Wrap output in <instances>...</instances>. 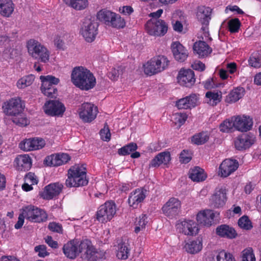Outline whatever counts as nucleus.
Segmentation results:
<instances>
[{"mask_svg": "<svg viewBox=\"0 0 261 261\" xmlns=\"http://www.w3.org/2000/svg\"><path fill=\"white\" fill-rule=\"evenodd\" d=\"M71 80L72 83L82 90H88L94 87L96 79L88 69L79 66L72 70Z\"/></svg>", "mask_w": 261, "mask_h": 261, "instance_id": "1", "label": "nucleus"}, {"mask_svg": "<svg viewBox=\"0 0 261 261\" xmlns=\"http://www.w3.org/2000/svg\"><path fill=\"white\" fill-rule=\"evenodd\" d=\"M86 168L83 165H75L68 172V178L65 184L68 187L86 185L88 181L86 178Z\"/></svg>", "mask_w": 261, "mask_h": 261, "instance_id": "2", "label": "nucleus"}, {"mask_svg": "<svg viewBox=\"0 0 261 261\" xmlns=\"http://www.w3.org/2000/svg\"><path fill=\"white\" fill-rule=\"evenodd\" d=\"M27 48L29 54L32 58L43 63L49 61V51L38 41L30 39L27 42Z\"/></svg>", "mask_w": 261, "mask_h": 261, "instance_id": "3", "label": "nucleus"}, {"mask_svg": "<svg viewBox=\"0 0 261 261\" xmlns=\"http://www.w3.org/2000/svg\"><path fill=\"white\" fill-rule=\"evenodd\" d=\"M87 243L89 242L86 240L80 241L77 239H73L65 244L62 250L67 258L73 259L81 253L82 250L87 247Z\"/></svg>", "mask_w": 261, "mask_h": 261, "instance_id": "4", "label": "nucleus"}, {"mask_svg": "<svg viewBox=\"0 0 261 261\" xmlns=\"http://www.w3.org/2000/svg\"><path fill=\"white\" fill-rule=\"evenodd\" d=\"M169 61L163 56L152 58L144 65L145 74L151 75L165 69L168 66Z\"/></svg>", "mask_w": 261, "mask_h": 261, "instance_id": "5", "label": "nucleus"}, {"mask_svg": "<svg viewBox=\"0 0 261 261\" xmlns=\"http://www.w3.org/2000/svg\"><path fill=\"white\" fill-rule=\"evenodd\" d=\"M22 213L23 217L32 222H42L47 218L46 213L43 210L32 205L24 207Z\"/></svg>", "mask_w": 261, "mask_h": 261, "instance_id": "6", "label": "nucleus"}, {"mask_svg": "<svg viewBox=\"0 0 261 261\" xmlns=\"http://www.w3.org/2000/svg\"><path fill=\"white\" fill-rule=\"evenodd\" d=\"M147 33L150 35L163 36L168 31V25L162 19H151L145 25Z\"/></svg>", "mask_w": 261, "mask_h": 261, "instance_id": "7", "label": "nucleus"}, {"mask_svg": "<svg viewBox=\"0 0 261 261\" xmlns=\"http://www.w3.org/2000/svg\"><path fill=\"white\" fill-rule=\"evenodd\" d=\"M98 23L91 19H86L81 29V33L85 40L92 42L97 34Z\"/></svg>", "mask_w": 261, "mask_h": 261, "instance_id": "8", "label": "nucleus"}, {"mask_svg": "<svg viewBox=\"0 0 261 261\" xmlns=\"http://www.w3.org/2000/svg\"><path fill=\"white\" fill-rule=\"evenodd\" d=\"M211 12L212 9L209 7L199 6L197 8L196 13L197 18L203 25H204V26L203 25L201 28L203 34V37L202 38V39H204V37H207L209 40H212L211 37L209 36L210 34L207 28L209 20L211 19Z\"/></svg>", "mask_w": 261, "mask_h": 261, "instance_id": "9", "label": "nucleus"}, {"mask_svg": "<svg viewBox=\"0 0 261 261\" xmlns=\"http://www.w3.org/2000/svg\"><path fill=\"white\" fill-rule=\"evenodd\" d=\"M24 106L19 98H11L5 102L3 106L4 113L8 116H21Z\"/></svg>", "mask_w": 261, "mask_h": 261, "instance_id": "10", "label": "nucleus"}, {"mask_svg": "<svg viewBox=\"0 0 261 261\" xmlns=\"http://www.w3.org/2000/svg\"><path fill=\"white\" fill-rule=\"evenodd\" d=\"M116 211V205L113 202H106L99 207L96 214L97 219L101 223L107 222L112 219Z\"/></svg>", "mask_w": 261, "mask_h": 261, "instance_id": "11", "label": "nucleus"}, {"mask_svg": "<svg viewBox=\"0 0 261 261\" xmlns=\"http://www.w3.org/2000/svg\"><path fill=\"white\" fill-rule=\"evenodd\" d=\"M79 117L85 123H90L94 120L97 114L96 107L90 103H84L78 111Z\"/></svg>", "mask_w": 261, "mask_h": 261, "instance_id": "12", "label": "nucleus"}, {"mask_svg": "<svg viewBox=\"0 0 261 261\" xmlns=\"http://www.w3.org/2000/svg\"><path fill=\"white\" fill-rule=\"evenodd\" d=\"M65 111L64 105L58 100L46 101L44 106V111L48 115L62 116Z\"/></svg>", "mask_w": 261, "mask_h": 261, "instance_id": "13", "label": "nucleus"}, {"mask_svg": "<svg viewBox=\"0 0 261 261\" xmlns=\"http://www.w3.org/2000/svg\"><path fill=\"white\" fill-rule=\"evenodd\" d=\"M180 205V201L178 199L171 198L162 207L163 213L170 218H174L178 214Z\"/></svg>", "mask_w": 261, "mask_h": 261, "instance_id": "14", "label": "nucleus"}, {"mask_svg": "<svg viewBox=\"0 0 261 261\" xmlns=\"http://www.w3.org/2000/svg\"><path fill=\"white\" fill-rule=\"evenodd\" d=\"M219 215V213L214 212L212 210H205L198 213L197 221L202 225L210 226L214 223L215 220H217Z\"/></svg>", "mask_w": 261, "mask_h": 261, "instance_id": "15", "label": "nucleus"}, {"mask_svg": "<svg viewBox=\"0 0 261 261\" xmlns=\"http://www.w3.org/2000/svg\"><path fill=\"white\" fill-rule=\"evenodd\" d=\"M254 142V135L251 134H243L236 138L234 143L237 150H244L249 148Z\"/></svg>", "mask_w": 261, "mask_h": 261, "instance_id": "16", "label": "nucleus"}, {"mask_svg": "<svg viewBox=\"0 0 261 261\" xmlns=\"http://www.w3.org/2000/svg\"><path fill=\"white\" fill-rule=\"evenodd\" d=\"M89 243H87V247L82 250L81 253V257L85 260L89 261H96L98 258H102L104 256L103 252H98L95 248L92 245L91 242L88 239H85Z\"/></svg>", "mask_w": 261, "mask_h": 261, "instance_id": "17", "label": "nucleus"}, {"mask_svg": "<svg viewBox=\"0 0 261 261\" xmlns=\"http://www.w3.org/2000/svg\"><path fill=\"white\" fill-rule=\"evenodd\" d=\"M234 128L242 132H246L251 129L253 121L250 117L240 116L233 117Z\"/></svg>", "mask_w": 261, "mask_h": 261, "instance_id": "18", "label": "nucleus"}, {"mask_svg": "<svg viewBox=\"0 0 261 261\" xmlns=\"http://www.w3.org/2000/svg\"><path fill=\"white\" fill-rule=\"evenodd\" d=\"M226 192L224 188H217L210 199V204L214 208L222 207L226 200Z\"/></svg>", "mask_w": 261, "mask_h": 261, "instance_id": "19", "label": "nucleus"}, {"mask_svg": "<svg viewBox=\"0 0 261 261\" xmlns=\"http://www.w3.org/2000/svg\"><path fill=\"white\" fill-rule=\"evenodd\" d=\"M177 81L180 85L187 87H191L195 82L194 71L191 69L181 70L179 72Z\"/></svg>", "mask_w": 261, "mask_h": 261, "instance_id": "20", "label": "nucleus"}, {"mask_svg": "<svg viewBox=\"0 0 261 261\" xmlns=\"http://www.w3.org/2000/svg\"><path fill=\"white\" fill-rule=\"evenodd\" d=\"M148 191L144 188L135 190L129 196L128 202L129 205L133 208H137L139 204L143 201Z\"/></svg>", "mask_w": 261, "mask_h": 261, "instance_id": "21", "label": "nucleus"}, {"mask_svg": "<svg viewBox=\"0 0 261 261\" xmlns=\"http://www.w3.org/2000/svg\"><path fill=\"white\" fill-rule=\"evenodd\" d=\"M239 167L238 162L236 160L226 159L219 167L221 175L226 177L235 171Z\"/></svg>", "mask_w": 261, "mask_h": 261, "instance_id": "22", "label": "nucleus"}, {"mask_svg": "<svg viewBox=\"0 0 261 261\" xmlns=\"http://www.w3.org/2000/svg\"><path fill=\"white\" fill-rule=\"evenodd\" d=\"M62 188L63 185L59 182L50 184L44 188V190L41 196L44 199H52L60 193Z\"/></svg>", "mask_w": 261, "mask_h": 261, "instance_id": "23", "label": "nucleus"}, {"mask_svg": "<svg viewBox=\"0 0 261 261\" xmlns=\"http://www.w3.org/2000/svg\"><path fill=\"white\" fill-rule=\"evenodd\" d=\"M70 160L69 155L67 153L52 154L46 158L45 162L47 165L50 166H58L66 163Z\"/></svg>", "mask_w": 261, "mask_h": 261, "instance_id": "24", "label": "nucleus"}, {"mask_svg": "<svg viewBox=\"0 0 261 261\" xmlns=\"http://www.w3.org/2000/svg\"><path fill=\"white\" fill-rule=\"evenodd\" d=\"M172 51L176 60L182 62L188 56V53L185 47L179 42H174L171 45Z\"/></svg>", "mask_w": 261, "mask_h": 261, "instance_id": "25", "label": "nucleus"}, {"mask_svg": "<svg viewBox=\"0 0 261 261\" xmlns=\"http://www.w3.org/2000/svg\"><path fill=\"white\" fill-rule=\"evenodd\" d=\"M179 231L186 235L193 236L198 233L197 224L192 220L184 221L178 224Z\"/></svg>", "mask_w": 261, "mask_h": 261, "instance_id": "26", "label": "nucleus"}, {"mask_svg": "<svg viewBox=\"0 0 261 261\" xmlns=\"http://www.w3.org/2000/svg\"><path fill=\"white\" fill-rule=\"evenodd\" d=\"M198 99L197 95L195 94H192L179 99L176 101V106L179 109H191L197 105Z\"/></svg>", "mask_w": 261, "mask_h": 261, "instance_id": "27", "label": "nucleus"}, {"mask_svg": "<svg viewBox=\"0 0 261 261\" xmlns=\"http://www.w3.org/2000/svg\"><path fill=\"white\" fill-rule=\"evenodd\" d=\"M208 40H209L208 38L205 37V41H199L194 44V51L198 55L199 57L202 58L207 56L212 53V49L205 42V41H207ZM210 41L211 40H210Z\"/></svg>", "mask_w": 261, "mask_h": 261, "instance_id": "28", "label": "nucleus"}, {"mask_svg": "<svg viewBox=\"0 0 261 261\" xmlns=\"http://www.w3.org/2000/svg\"><path fill=\"white\" fill-rule=\"evenodd\" d=\"M206 261H236L234 257L230 253L222 250L210 254Z\"/></svg>", "mask_w": 261, "mask_h": 261, "instance_id": "29", "label": "nucleus"}, {"mask_svg": "<svg viewBox=\"0 0 261 261\" xmlns=\"http://www.w3.org/2000/svg\"><path fill=\"white\" fill-rule=\"evenodd\" d=\"M16 167L17 170L26 171L29 170L32 167V160L27 154L20 155L15 160Z\"/></svg>", "mask_w": 261, "mask_h": 261, "instance_id": "30", "label": "nucleus"}, {"mask_svg": "<svg viewBox=\"0 0 261 261\" xmlns=\"http://www.w3.org/2000/svg\"><path fill=\"white\" fill-rule=\"evenodd\" d=\"M216 231L217 234L219 236L227 239H234L237 236L234 229L226 224H222L218 226Z\"/></svg>", "mask_w": 261, "mask_h": 261, "instance_id": "31", "label": "nucleus"}, {"mask_svg": "<svg viewBox=\"0 0 261 261\" xmlns=\"http://www.w3.org/2000/svg\"><path fill=\"white\" fill-rule=\"evenodd\" d=\"M170 160V154L169 152H162L159 153L151 160L149 166L158 167L162 164L167 165Z\"/></svg>", "mask_w": 261, "mask_h": 261, "instance_id": "32", "label": "nucleus"}, {"mask_svg": "<svg viewBox=\"0 0 261 261\" xmlns=\"http://www.w3.org/2000/svg\"><path fill=\"white\" fill-rule=\"evenodd\" d=\"M129 253L130 247L128 240H122L118 244L117 256L119 259H126L128 258Z\"/></svg>", "mask_w": 261, "mask_h": 261, "instance_id": "33", "label": "nucleus"}, {"mask_svg": "<svg viewBox=\"0 0 261 261\" xmlns=\"http://www.w3.org/2000/svg\"><path fill=\"white\" fill-rule=\"evenodd\" d=\"M189 178L196 182L202 181L206 177V175L204 170L199 167H195L191 169L189 172Z\"/></svg>", "mask_w": 261, "mask_h": 261, "instance_id": "34", "label": "nucleus"}, {"mask_svg": "<svg viewBox=\"0 0 261 261\" xmlns=\"http://www.w3.org/2000/svg\"><path fill=\"white\" fill-rule=\"evenodd\" d=\"M13 4L11 0H0V13L9 17L13 12Z\"/></svg>", "mask_w": 261, "mask_h": 261, "instance_id": "35", "label": "nucleus"}, {"mask_svg": "<svg viewBox=\"0 0 261 261\" xmlns=\"http://www.w3.org/2000/svg\"><path fill=\"white\" fill-rule=\"evenodd\" d=\"M40 79L42 82L41 89L54 87V85L59 83V79L53 75H41Z\"/></svg>", "mask_w": 261, "mask_h": 261, "instance_id": "36", "label": "nucleus"}, {"mask_svg": "<svg viewBox=\"0 0 261 261\" xmlns=\"http://www.w3.org/2000/svg\"><path fill=\"white\" fill-rule=\"evenodd\" d=\"M202 247V243L198 239L190 241L186 243L185 246L186 251L191 254L198 253L201 250Z\"/></svg>", "mask_w": 261, "mask_h": 261, "instance_id": "37", "label": "nucleus"}, {"mask_svg": "<svg viewBox=\"0 0 261 261\" xmlns=\"http://www.w3.org/2000/svg\"><path fill=\"white\" fill-rule=\"evenodd\" d=\"M244 91L243 88H237L230 92L226 97V101L229 103L236 102L243 96Z\"/></svg>", "mask_w": 261, "mask_h": 261, "instance_id": "38", "label": "nucleus"}, {"mask_svg": "<svg viewBox=\"0 0 261 261\" xmlns=\"http://www.w3.org/2000/svg\"><path fill=\"white\" fill-rule=\"evenodd\" d=\"M115 13L108 10L100 11L97 13V18L101 21L105 22L107 25H110Z\"/></svg>", "mask_w": 261, "mask_h": 261, "instance_id": "39", "label": "nucleus"}, {"mask_svg": "<svg viewBox=\"0 0 261 261\" xmlns=\"http://www.w3.org/2000/svg\"><path fill=\"white\" fill-rule=\"evenodd\" d=\"M205 96L208 99L207 103L214 106L221 101L222 93L220 91L219 92L208 91L206 93Z\"/></svg>", "mask_w": 261, "mask_h": 261, "instance_id": "40", "label": "nucleus"}, {"mask_svg": "<svg viewBox=\"0 0 261 261\" xmlns=\"http://www.w3.org/2000/svg\"><path fill=\"white\" fill-rule=\"evenodd\" d=\"M64 2L74 9L81 10L88 5V0H64Z\"/></svg>", "mask_w": 261, "mask_h": 261, "instance_id": "41", "label": "nucleus"}, {"mask_svg": "<svg viewBox=\"0 0 261 261\" xmlns=\"http://www.w3.org/2000/svg\"><path fill=\"white\" fill-rule=\"evenodd\" d=\"M209 138L207 133L201 132L194 135L191 138V141L193 144L199 145L207 142Z\"/></svg>", "mask_w": 261, "mask_h": 261, "instance_id": "42", "label": "nucleus"}, {"mask_svg": "<svg viewBox=\"0 0 261 261\" xmlns=\"http://www.w3.org/2000/svg\"><path fill=\"white\" fill-rule=\"evenodd\" d=\"M34 80L35 76L33 74L23 76L17 81V86L20 89L25 88L32 85Z\"/></svg>", "mask_w": 261, "mask_h": 261, "instance_id": "43", "label": "nucleus"}, {"mask_svg": "<svg viewBox=\"0 0 261 261\" xmlns=\"http://www.w3.org/2000/svg\"><path fill=\"white\" fill-rule=\"evenodd\" d=\"M138 148V146L135 143H130L118 150V154L120 155H126L130 154L132 152L136 151Z\"/></svg>", "mask_w": 261, "mask_h": 261, "instance_id": "44", "label": "nucleus"}, {"mask_svg": "<svg viewBox=\"0 0 261 261\" xmlns=\"http://www.w3.org/2000/svg\"><path fill=\"white\" fill-rule=\"evenodd\" d=\"M147 223V217L146 215L143 214L140 216L136 222V227L135 228V232L138 233L139 231L144 229Z\"/></svg>", "mask_w": 261, "mask_h": 261, "instance_id": "45", "label": "nucleus"}, {"mask_svg": "<svg viewBox=\"0 0 261 261\" xmlns=\"http://www.w3.org/2000/svg\"><path fill=\"white\" fill-rule=\"evenodd\" d=\"M248 62L249 65L253 67H261V54L256 53L252 55Z\"/></svg>", "mask_w": 261, "mask_h": 261, "instance_id": "46", "label": "nucleus"}, {"mask_svg": "<svg viewBox=\"0 0 261 261\" xmlns=\"http://www.w3.org/2000/svg\"><path fill=\"white\" fill-rule=\"evenodd\" d=\"M256 259L251 248L244 249L242 252V261H255Z\"/></svg>", "mask_w": 261, "mask_h": 261, "instance_id": "47", "label": "nucleus"}, {"mask_svg": "<svg viewBox=\"0 0 261 261\" xmlns=\"http://www.w3.org/2000/svg\"><path fill=\"white\" fill-rule=\"evenodd\" d=\"M234 127L233 125V117L231 118V120H226L223 121L219 126L220 130L221 132L223 133H228L231 130V129Z\"/></svg>", "mask_w": 261, "mask_h": 261, "instance_id": "48", "label": "nucleus"}, {"mask_svg": "<svg viewBox=\"0 0 261 261\" xmlns=\"http://www.w3.org/2000/svg\"><path fill=\"white\" fill-rule=\"evenodd\" d=\"M125 25V22L123 18H122L118 14L115 13L111 21V26L114 28H122Z\"/></svg>", "mask_w": 261, "mask_h": 261, "instance_id": "49", "label": "nucleus"}, {"mask_svg": "<svg viewBox=\"0 0 261 261\" xmlns=\"http://www.w3.org/2000/svg\"><path fill=\"white\" fill-rule=\"evenodd\" d=\"M33 144V138L29 139L21 142L19 143V147L24 151H30L34 150Z\"/></svg>", "mask_w": 261, "mask_h": 261, "instance_id": "50", "label": "nucleus"}, {"mask_svg": "<svg viewBox=\"0 0 261 261\" xmlns=\"http://www.w3.org/2000/svg\"><path fill=\"white\" fill-rule=\"evenodd\" d=\"M238 225L242 228L244 229L249 230L250 229L252 226L251 222L248 219L247 216H244L239 219Z\"/></svg>", "mask_w": 261, "mask_h": 261, "instance_id": "51", "label": "nucleus"}, {"mask_svg": "<svg viewBox=\"0 0 261 261\" xmlns=\"http://www.w3.org/2000/svg\"><path fill=\"white\" fill-rule=\"evenodd\" d=\"M241 23L238 18L232 19L228 22L229 30L231 33L238 31Z\"/></svg>", "mask_w": 261, "mask_h": 261, "instance_id": "52", "label": "nucleus"}, {"mask_svg": "<svg viewBox=\"0 0 261 261\" xmlns=\"http://www.w3.org/2000/svg\"><path fill=\"white\" fill-rule=\"evenodd\" d=\"M123 70L120 67H118L117 68H113L109 73L108 76L110 79L113 81L117 80L119 75L122 74Z\"/></svg>", "mask_w": 261, "mask_h": 261, "instance_id": "53", "label": "nucleus"}, {"mask_svg": "<svg viewBox=\"0 0 261 261\" xmlns=\"http://www.w3.org/2000/svg\"><path fill=\"white\" fill-rule=\"evenodd\" d=\"M101 138L105 141H109L111 138V133L107 125H105L103 128L100 131Z\"/></svg>", "mask_w": 261, "mask_h": 261, "instance_id": "54", "label": "nucleus"}, {"mask_svg": "<svg viewBox=\"0 0 261 261\" xmlns=\"http://www.w3.org/2000/svg\"><path fill=\"white\" fill-rule=\"evenodd\" d=\"M48 229L51 231L62 233L63 228L62 225L56 222H50L48 226Z\"/></svg>", "mask_w": 261, "mask_h": 261, "instance_id": "55", "label": "nucleus"}, {"mask_svg": "<svg viewBox=\"0 0 261 261\" xmlns=\"http://www.w3.org/2000/svg\"><path fill=\"white\" fill-rule=\"evenodd\" d=\"M41 91L45 95L50 98L55 97L57 95V90L55 87L41 89Z\"/></svg>", "mask_w": 261, "mask_h": 261, "instance_id": "56", "label": "nucleus"}, {"mask_svg": "<svg viewBox=\"0 0 261 261\" xmlns=\"http://www.w3.org/2000/svg\"><path fill=\"white\" fill-rule=\"evenodd\" d=\"M24 181L28 182L31 185H34L35 184H37L38 182V180L35 174L32 172H29L24 177Z\"/></svg>", "mask_w": 261, "mask_h": 261, "instance_id": "57", "label": "nucleus"}, {"mask_svg": "<svg viewBox=\"0 0 261 261\" xmlns=\"http://www.w3.org/2000/svg\"><path fill=\"white\" fill-rule=\"evenodd\" d=\"M17 117H18L13 119V122L14 123L20 126H25L28 124V119L25 117H22V114H21V116H17Z\"/></svg>", "mask_w": 261, "mask_h": 261, "instance_id": "58", "label": "nucleus"}, {"mask_svg": "<svg viewBox=\"0 0 261 261\" xmlns=\"http://www.w3.org/2000/svg\"><path fill=\"white\" fill-rule=\"evenodd\" d=\"M33 145L34 150L40 149L43 148L45 144V141L41 138H33Z\"/></svg>", "mask_w": 261, "mask_h": 261, "instance_id": "59", "label": "nucleus"}, {"mask_svg": "<svg viewBox=\"0 0 261 261\" xmlns=\"http://www.w3.org/2000/svg\"><path fill=\"white\" fill-rule=\"evenodd\" d=\"M176 122L180 125L183 124L187 119V115L185 113H177L174 114Z\"/></svg>", "mask_w": 261, "mask_h": 261, "instance_id": "60", "label": "nucleus"}, {"mask_svg": "<svg viewBox=\"0 0 261 261\" xmlns=\"http://www.w3.org/2000/svg\"><path fill=\"white\" fill-rule=\"evenodd\" d=\"M35 250L36 252H38V256L41 257H44L47 255L48 253L46 251V247L44 245H39L35 247Z\"/></svg>", "mask_w": 261, "mask_h": 261, "instance_id": "61", "label": "nucleus"}, {"mask_svg": "<svg viewBox=\"0 0 261 261\" xmlns=\"http://www.w3.org/2000/svg\"><path fill=\"white\" fill-rule=\"evenodd\" d=\"M192 67L193 69L199 71H202L205 69V65L199 61H197L192 64Z\"/></svg>", "mask_w": 261, "mask_h": 261, "instance_id": "62", "label": "nucleus"}, {"mask_svg": "<svg viewBox=\"0 0 261 261\" xmlns=\"http://www.w3.org/2000/svg\"><path fill=\"white\" fill-rule=\"evenodd\" d=\"M191 160V157L189 155H187V153L185 150H183L180 154V161L182 163H188Z\"/></svg>", "mask_w": 261, "mask_h": 261, "instance_id": "63", "label": "nucleus"}, {"mask_svg": "<svg viewBox=\"0 0 261 261\" xmlns=\"http://www.w3.org/2000/svg\"><path fill=\"white\" fill-rule=\"evenodd\" d=\"M45 241L47 244L53 248H57L58 247V242L54 241L52 237L50 236H47Z\"/></svg>", "mask_w": 261, "mask_h": 261, "instance_id": "64", "label": "nucleus"}]
</instances>
